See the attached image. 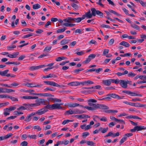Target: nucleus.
<instances>
[{"instance_id":"7c9ffc66","label":"nucleus","mask_w":146,"mask_h":146,"mask_svg":"<svg viewBox=\"0 0 146 146\" xmlns=\"http://www.w3.org/2000/svg\"><path fill=\"white\" fill-rule=\"evenodd\" d=\"M7 98L10 99L12 101H17L18 100L17 98L12 97L11 96L8 95Z\"/></svg>"},{"instance_id":"603ef678","label":"nucleus","mask_w":146,"mask_h":146,"mask_svg":"<svg viewBox=\"0 0 146 146\" xmlns=\"http://www.w3.org/2000/svg\"><path fill=\"white\" fill-rule=\"evenodd\" d=\"M85 108H86L89 110H95V109H94L93 107H89L88 106H85Z\"/></svg>"},{"instance_id":"e433bc0d","label":"nucleus","mask_w":146,"mask_h":146,"mask_svg":"<svg viewBox=\"0 0 146 146\" xmlns=\"http://www.w3.org/2000/svg\"><path fill=\"white\" fill-rule=\"evenodd\" d=\"M97 101L96 100L92 99H89L88 101V104L89 103H96L97 102Z\"/></svg>"},{"instance_id":"ea45409f","label":"nucleus","mask_w":146,"mask_h":146,"mask_svg":"<svg viewBox=\"0 0 146 146\" xmlns=\"http://www.w3.org/2000/svg\"><path fill=\"white\" fill-rule=\"evenodd\" d=\"M33 35V34L32 33H31L29 34L24 35V36L22 37V38H26L31 36H32Z\"/></svg>"},{"instance_id":"2eb2a0df","label":"nucleus","mask_w":146,"mask_h":146,"mask_svg":"<svg viewBox=\"0 0 146 146\" xmlns=\"http://www.w3.org/2000/svg\"><path fill=\"white\" fill-rule=\"evenodd\" d=\"M120 45L124 46L125 47H129L130 46L129 44L124 41H122L119 43Z\"/></svg>"},{"instance_id":"f257e3e1","label":"nucleus","mask_w":146,"mask_h":146,"mask_svg":"<svg viewBox=\"0 0 146 146\" xmlns=\"http://www.w3.org/2000/svg\"><path fill=\"white\" fill-rule=\"evenodd\" d=\"M91 10L92 12L93 16L95 17L96 15L101 18L104 17L103 13L100 11L96 10L95 8H91Z\"/></svg>"},{"instance_id":"0eeeda50","label":"nucleus","mask_w":146,"mask_h":146,"mask_svg":"<svg viewBox=\"0 0 146 146\" xmlns=\"http://www.w3.org/2000/svg\"><path fill=\"white\" fill-rule=\"evenodd\" d=\"M94 82L91 80H88L86 81L80 82V84L83 85H86L88 86L90 84H93Z\"/></svg>"},{"instance_id":"f03ea898","label":"nucleus","mask_w":146,"mask_h":146,"mask_svg":"<svg viewBox=\"0 0 146 146\" xmlns=\"http://www.w3.org/2000/svg\"><path fill=\"white\" fill-rule=\"evenodd\" d=\"M48 111V110H46L45 109L44 107L43 108L38 110L36 112H34V113H35V115L36 114H38V115H41L42 114L45 113Z\"/></svg>"},{"instance_id":"f3484780","label":"nucleus","mask_w":146,"mask_h":146,"mask_svg":"<svg viewBox=\"0 0 146 146\" xmlns=\"http://www.w3.org/2000/svg\"><path fill=\"white\" fill-rule=\"evenodd\" d=\"M16 109L15 107H10L9 108H6L4 109V110H5L7 112H9L12 111Z\"/></svg>"},{"instance_id":"f704fd0d","label":"nucleus","mask_w":146,"mask_h":146,"mask_svg":"<svg viewBox=\"0 0 146 146\" xmlns=\"http://www.w3.org/2000/svg\"><path fill=\"white\" fill-rule=\"evenodd\" d=\"M23 84L29 87H34V86H35V85H33V84L29 83H27L26 84Z\"/></svg>"},{"instance_id":"864d4df0","label":"nucleus","mask_w":146,"mask_h":146,"mask_svg":"<svg viewBox=\"0 0 146 146\" xmlns=\"http://www.w3.org/2000/svg\"><path fill=\"white\" fill-rule=\"evenodd\" d=\"M28 144V143L27 141H24L21 143L20 145L22 146H27Z\"/></svg>"},{"instance_id":"ddd939ff","label":"nucleus","mask_w":146,"mask_h":146,"mask_svg":"<svg viewBox=\"0 0 146 146\" xmlns=\"http://www.w3.org/2000/svg\"><path fill=\"white\" fill-rule=\"evenodd\" d=\"M22 98L25 99H36L38 98L36 97H33L29 96H25L22 97Z\"/></svg>"},{"instance_id":"3c124183","label":"nucleus","mask_w":146,"mask_h":146,"mask_svg":"<svg viewBox=\"0 0 146 146\" xmlns=\"http://www.w3.org/2000/svg\"><path fill=\"white\" fill-rule=\"evenodd\" d=\"M101 88V86L99 85L92 87V88L93 89H100Z\"/></svg>"},{"instance_id":"8fccbe9b","label":"nucleus","mask_w":146,"mask_h":146,"mask_svg":"<svg viewBox=\"0 0 146 146\" xmlns=\"http://www.w3.org/2000/svg\"><path fill=\"white\" fill-rule=\"evenodd\" d=\"M37 69H38L37 66H31L29 68V70H34Z\"/></svg>"},{"instance_id":"5fc2aeb1","label":"nucleus","mask_w":146,"mask_h":146,"mask_svg":"<svg viewBox=\"0 0 146 146\" xmlns=\"http://www.w3.org/2000/svg\"><path fill=\"white\" fill-rule=\"evenodd\" d=\"M91 60H90V59H89V58L88 57L86 58L85 61L83 62L82 63L85 64H86L88 63Z\"/></svg>"},{"instance_id":"e2e57ef3","label":"nucleus","mask_w":146,"mask_h":146,"mask_svg":"<svg viewBox=\"0 0 146 146\" xmlns=\"http://www.w3.org/2000/svg\"><path fill=\"white\" fill-rule=\"evenodd\" d=\"M109 52V50L107 49H104L103 52V55H106L108 54Z\"/></svg>"},{"instance_id":"7ed1b4c3","label":"nucleus","mask_w":146,"mask_h":146,"mask_svg":"<svg viewBox=\"0 0 146 146\" xmlns=\"http://www.w3.org/2000/svg\"><path fill=\"white\" fill-rule=\"evenodd\" d=\"M46 101L44 99L39 98L36 100V102L37 103L38 106H39L41 104L46 105L45 104Z\"/></svg>"},{"instance_id":"338daca9","label":"nucleus","mask_w":146,"mask_h":146,"mask_svg":"<svg viewBox=\"0 0 146 146\" xmlns=\"http://www.w3.org/2000/svg\"><path fill=\"white\" fill-rule=\"evenodd\" d=\"M87 144L88 145H92L94 144V143L93 142L90 141H87Z\"/></svg>"},{"instance_id":"5701e85b","label":"nucleus","mask_w":146,"mask_h":146,"mask_svg":"<svg viewBox=\"0 0 146 146\" xmlns=\"http://www.w3.org/2000/svg\"><path fill=\"white\" fill-rule=\"evenodd\" d=\"M49 99L52 101H54V102H60L61 101V100L56 98H50Z\"/></svg>"},{"instance_id":"79ce46f5","label":"nucleus","mask_w":146,"mask_h":146,"mask_svg":"<svg viewBox=\"0 0 146 146\" xmlns=\"http://www.w3.org/2000/svg\"><path fill=\"white\" fill-rule=\"evenodd\" d=\"M110 13H113V14H114L115 15H117V16H121V14H119L117 13L116 11H113V10H110Z\"/></svg>"},{"instance_id":"69168bd1","label":"nucleus","mask_w":146,"mask_h":146,"mask_svg":"<svg viewBox=\"0 0 146 146\" xmlns=\"http://www.w3.org/2000/svg\"><path fill=\"white\" fill-rule=\"evenodd\" d=\"M15 114L16 115H19L21 114H23V113L21 111H15L14 112Z\"/></svg>"},{"instance_id":"4c0bfd02","label":"nucleus","mask_w":146,"mask_h":146,"mask_svg":"<svg viewBox=\"0 0 146 146\" xmlns=\"http://www.w3.org/2000/svg\"><path fill=\"white\" fill-rule=\"evenodd\" d=\"M96 56V55L95 54H91L88 56V58L91 60L92 59L94 58Z\"/></svg>"},{"instance_id":"b1692460","label":"nucleus","mask_w":146,"mask_h":146,"mask_svg":"<svg viewBox=\"0 0 146 146\" xmlns=\"http://www.w3.org/2000/svg\"><path fill=\"white\" fill-rule=\"evenodd\" d=\"M124 103H125V104H126L127 105H129L131 106H135L136 107H138L137 106L135 105V104H137V103L129 102H124Z\"/></svg>"},{"instance_id":"1a4fd4ad","label":"nucleus","mask_w":146,"mask_h":146,"mask_svg":"<svg viewBox=\"0 0 146 146\" xmlns=\"http://www.w3.org/2000/svg\"><path fill=\"white\" fill-rule=\"evenodd\" d=\"M53 110L54 109H62V107L60 106L58 103H55L52 104Z\"/></svg>"},{"instance_id":"aec40b11","label":"nucleus","mask_w":146,"mask_h":146,"mask_svg":"<svg viewBox=\"0 0 146 146\" xmlns=\"http://www.w3.org/2000/svg\"><path fill=\"white\" fill-rule=\"evenodd\" d=\"M135 128H136L137 131L145 129V127L143 126H135Z\"/></svg>"},{"instance_id":"a211bd4d","label":"nucleus","mask_w":146,"mask_h":146,"mask_svg":"<svg viewBox=\"0 0 146 146\" xmlns=\"http://www.w3.org/2000/svg\"><path fill=\"white\" fill-rule=\"evenodd\" d=\"M86 17H88L89 19H90L93 16L92 12L91 14L90 13V11L89 10L88 12H87L85 14Z\"/></svg>"},{"instance_id":"6e6552de","label":"nucleus","mask_w":146,"mask_h":146,"mask_svg":"<svg viewBox=\"0 0 146 146\" xmlns=\"http://www.w3.org/2000/svg\"><path fill=\"white\" fill-rule=\"evenodd\" d=\"M35 114L34 112H32L29 114L28 116L26 117L25 121L27 122H29L31 119V117L35 115Z\"/></svg>"},{"instance_id":"9d476101","label":"nucleus","mask_w":146,"mask_h":146,"mask_svg":"<svg viewBox=\"0 0 146 146\" xmlns=\"http://www.w3.org/2000/svg\"><path fill=\"white\" fill-rule=\"evenodd\" d=\"M19 52H16L14 53L13 54H9L7 55V56L9 57L14 58H15L19 54Z\"/></svg>"},{"instance_id":"c756f323","label":"nucleus","mask_w":146,"mask_h":146,"mask_svg":"<svg viewBox=\"0 0 146 146\" xmlns=\"http://www.w3.org/2000/svg\"><path fill=\"white\" fill-rule=\"evenodd\" d=\"M69 41V40L64 39L62 40L60 42V44L62 45L66 44Z\"/></svg>"},{"instance_id":"393cba45","label":"nucleus","mask_w":146,"mask_h":146,"mask_svg":"<svg viewBox=\"0 0 146 146\" xmlns=\"http://www.w3.org/2000/svg\"><path fill=\"white\" fill-rule=\"evenodd\" d=\"M71 5L72 7L74 9V10L76 11L78 10L79 8L78 6L76 4L74 3H72L71 4Z\"/></svg>"},{"instance_id":"4be33fe9","label":"nucleus","mask_w":146,"mask_h":146,"mask_svg":"<svg viewBox=\"0 0 146 146\" xmlns=\"http://www.w3.org/2000/svg\"><path fill=\"white\" fill-rule=\"evenodd\" d=\"M44 107L45 109L46 110H47V109H48L50 110H53V107L52 106V104L50 105L48 104L46 106H44Z\"/></svg>"},{"instance_id":"20e7f679","label":"nucleus","mask_w":146,"mask_h":146,"mask_svg":"<svg viewBox=\"0 0 146 146\" xmlns=\"http://www.w3.org/2000/svg\"><path fill=\"white\" fill-rule=\"evenodd\" d=\"M44 82L47 84L48 85H50L56 87H60V86L58 84L52 81H44Z\"/></svg>"},{"instance_id":"a19ab883","label":"nucleus","mask_w":146,"mask_h":146,"mask_svg":"<svg viewBox=\"0 0 146 146\" xmlns=\"http://www.w3.org/2000/svg\"><path fill=\"white\" fill-rule=\"evenodd\" d=\"M36 135H29L28 136V137L30 139H36Z\"/></svg>"},{"instance_id":"f8f14e48","label":"nucleus","mask_w":146,"mask_h":146,"mask_svg":"<svg viewBox=\"0 0 146 146\" xmlns=\"http://www.w3.org/2000/svg\"><path fill=\"white\" fill-rule=\"evenodd\" d=\"M102 83L106 86H109L111 84L110 79L103 80L102 81Z\"/></svg>"},{"instance_id":"bb28decb","label":"nucleus","mask_w":146,"mask_h":146,"mask_svg":"<svg viewBox=\"0 0 146 146\" xmlns=\"http://www.w3.org/2000/svg\"><path fill=\"white\" fill-rule=\"evenodd\" d=\"M40 5L38 4H35L33 5V9H37L40 7Z\"/></svg>"},{"instance_id":"58836bf2","label":"nucleus","mask_w":146,"mask_h":146,"mask_svg":"<svg viewBox=\"0 0 146 146\" xmlns=\"http://www.w3.org/2000/svg\"><path fill=\"white\" fill-rule=\"evenodd\" d=\"M84 69L83 68H80L75 69L74 70V73L77 74H78L79 72L83 70Z\"/></svg>"},{"instance_id":"052dcab7","label":"nucleus","mask_w":146,"mask_h":146,"mask_svg":"<svg viewBox=\"0 0 146 146\" xmlns=\"http://www.w3.org/2000/svg\"><path fill=\"white\" fill-rule=\"evenodd\" d=\"M82 29H76L75 31V32L76 33H78L79 34H81L82 33Z\"/></svg>"},{"instance_id":"dca6fc26","label":"nucleus","mask_w":146,"mask_h":146,"mask_svg":"<svg viewBox=\"0 0 146 146\" xmlns=\"http://www.w3.org/2000/svg\"><path fill=\"white\" fill-rule=\"evenodd\" d=\"M109 108L107 106L102 104H99V109L104 110L108 109Z\"/></svg>"},{"instance_id":"473e14b6","label":"nucleus","mask_w":146,"mask_h":146,"mask_svg":"<svg viewBox=\"0 0 146 146\" xmlns=\"http://www.w3.org/2000/svg\"><path fill=\"white\" fill-rule=\"evenodd\" d=\"M16 46L15 45H12L10 46H8L7 47V49L9 50H12L14 48L16 47Z\"/></svg>"},{"instance_id":"37998d69","label":"nucleus","mask_w":146,"mask_h":146,"mask_svg":"<svg viewBox=\"0 0 146 146\" xmlns=\"http://www.w3.org/2000/svg\"><path fill=\"white\" fill-rule=\"evenodd\" d=\"M105 112L107 113H110L111 112L114 113L115 112L117 113V111L115 110H109L106 111Z\"/></svg>"},{"instance_id":"a878e982","label":"nucleus","mask_w":146,"mask_h":146,"mask_svg":"<svg viewBox=\"0 0 146 146\" xmlns=\"http://www.w3.org/2000/svg\"><path fill=\"white\" fill-rule=\"evenodd\" d=\"M66 28L65 27L61 28L58 29L56 31L57 33H61L64 32L66 30Z\"/></svg>"},{"instance_id":"09e8293b","label":"nucleus","mask_w":146,"mask_h":146,"mask_svg":"<svg viewBox=\"0 0 146 146\" xmlns=\"http://www.w3.org/2000/svg\"><path fill=\"white\" fill-rule=\"evenodd\" d=\"M23 105L25 106V108L26 110H29L30 109V106L29 105V104H24Z\"/></svg>"},{"instance_id":"72a5a7b5","label":"nucleus","mask_w":146,"mask_h":146,"mask_svg":"<svg viewBox=\"0 0 146 146\" xmlns=\"http://www.w3.org/2000/svg\"><path fill=\"white\" fill-rule=\"evenodd\" d=\"M131 26L132 28L137 30H138L139 29V27L135 24H131Z\"/></svg>"},{"instance_id":"a18cd8bd","label":"nucleus","mask_w":146,"mask_h":146,"mask_svg":"<svg viewBox=\"0 0 146 146\" xmlns=\"http://www.w3.org/2000/svg\"><path fill=\"white\" fill-rule=\"evenodd\" d=\"M111 99V98H110V97L109 96L107 97H106L103 98L102 99H101L100 100L108 101H109V100H110Z\"/></svg>"},{"instance_id":"0e129e2a","label":"nucleus","mask_w":146,"mask_h":146,"mask_svg":"<svg viewBox=\"0 0 146 146\" xmlns=\"http://www.w3.org/2000/svg\"><path fill=\"white\" fill-rule=\"evenodd\" d=\"M25 109L26 108H25V106H21L17 108V110L18 111H19L21 110H26Z\"/></svg>"},{"instance_id":"412c9836","label":"nucleus","mask_w":146,"mask_h":146,"mask_svg":"<svg viewBox=\"0 0 146 146\" xmlns=\"http://www.w3.org/2000/svg\"><path fill=\"white\" fill-rule=\"evenodd\" d=\"M9 71V70L8 69L5 70L3 72L0 71V75L2 76H6Z\"/></svg>"},{"instance_id":"4d7b16f0","label":"nucleus","mask_w":146,"mask_h":146,"mask_svg":"<svg viewBox=\"0 0 146 146\" xmlns=\"http://www.w3.org/2000/svg\"><path fill=\"white\" fill-rule=\"evenodd\" d=\"M52 48L51 46H47L44 49V51H50Z\"/></svg>"},{"instance_id":"cd10ccee","label":"nucleus","mask_w":146,"mask_h":146,"mask_svg":"<svg viewBox=\"0 0 146 146\" xmlns=\"http://www.w3.org/2000/svg\"><path fill=\"white\" fill-rule=\"evenodd\" d=\"M111 81V83H114L116 84H117L119 83V80L118 79H110Z\"/></svg>"},{"instance_id":"bf43d9fd","label":"nucleus","mask_w":146,"mask_h":146,"mask_svg":"<svg viewBox=\"0 0 146 146\" xmlns=\"http://www.w3.org/2000/svg\"><path fill=\"white\" fill-rule=\"evenodd\" d=\"M13 135L12 133H10L9 134H7L4 136L5 139L11 137Z\"/></svg>"},{"instance_id":"c85d7f7f","label":"nucleus","mask_w":146,"mask_h":146,"mask_svg":"<svg viewBox=\"0 0 146 146\" xmlns=\"http://www.w3.org/2000/svg\"><path fill=\"white\" fill-rule=\"evenodd\" d=\"M55 75L53 74H50L49 75L47 76H43L42 77L44 78H49L51 77H55Z\"/></svg>"},{"instance_id":"39448f33","label":"nucleus","mask_w":146,"mask_h":146,"mask_svg":"<svg viewBox=\"0 0 146 146\" xmlns=\"http://www.w3.org/2000/svg\"><path fill=\"white\" fill-rule=\"evenodd\" d=\"M119 83L120 86L124 88H127V85L126 81L123 80H119Z\"/></svg>"},{"instance_id":"774afa93","label":"nucleus","mask_w":146,"mask_h":146,"mask_svg":"<svg viewBox=\"0 0 146 146\" xmlns=\"http://www.w3.org/2000/svg\"><path fill=\"white\" fill-rule=\"evenodd\" d=\"M63 144V141H58L57 143L54 145V146H58L59 145H62Z\"/></svg>"},{"instance_id":"6e6d98bb","label":"nucleus","mask_w":146,"mask_h":146,"mask_svg":"<svg viewBox=\"0 0 146 146\" xmlns=\"http://www.w3.org/2000/svg\"><path fill=\"white\" fill-rule=\"evenodd\" d=\"M90 133L88 132H86L83 133H82V136L84 137H86L87 136L89 135Z\"/></svg>"},{"instance_id":"c03bdc74","label":"nucleus","mask_w":146,"mask_h":146,"mask_svg":"<svg viewBox=\"0 0 146 146\" xmlns=\"http://www.w3.org/2000/svg\"><path fill=\"white\" fill-rule=\"evenodd\" d=\"M113 133L111 131L109 132L104 137H108L111 136L113 137Z\"/></svg>"},{"instance_id":"9b49d317","label":"nucleus","mask_w":146,"mask_h":146,"mask_svg":"<svg viewBox=\"0 0 146 146\" xmlns=\"http://www.w3.org/2000/svg\"><path fill=\"white\" fill-rule=\"evenodd\" d=\"M78 105V104L76 103H70L68 104V108H75L76 107H77Z\"/></svg>"},{"instance_id":"49530a36","label":"nucleus","mask_w":146,"mask_h":146,"mask_svg":"<svg viewBox=\"0 0 146 146\" xmlns=\"http://www.w3.org/2000/svg\"><path fill=\"white\" fill-rule=\"evenodd\" d=\"M22 31H30L31 32H33L34 31V30H32L31 29L26 28L24 29H23L22 30Z\"/></svg>"},{"instance_id":"13d9d810","label":"nucleus","mask_w":146,"mask_h":146,"mask_svg":"<svg viewBox=\"0 0 146 146\" xmlns=\"http://www.w3.org/2000/svg\"><path fill=\"white\" fill-rule=\"evenodd\" d=\"M101 27L103 28H111L110 26L106 25L103 24L101 25Z\"/></svg>"},{"instance_id":"c9c22d12","label":"nucleus","mask_w":146,"mask_h":146,"mask_svg":"<svg viewBox=\"0 0 146 146\" xmlns=\"http://www.w3.org/2000/svg\"><path fill=\"white\" fill-rule=\"evenodd\" d=\"M73 121V120H72L67 119L64 120L62 122V124L64 125L66 123H68L69 122H72Z\"/></svg>"},{"instance_id":"2f4dec72","label":"nucleus","mask_w":146,"mask_h":146,"mask_svg":"<svg viewBox=\"0 0 146 146\" xmlns=\"http://www.w3.org/2000/svg\"><path fill=\"white\" fill-rule=\"evenodd\" d=\"M65 115H68L73 114V110H69L66 111L64 113Z\"/></svg>"},{"instance_id":"6ab92c4d","label":"nucleus","mask_w":146,"mask_h":146,"mask_svg":"<svg viewBox=\"0 0 146 146\" xmlns=\"http://www.w3.org/2000/svg\"><path fill=\"white\" fill-rule=\"evenodd\" d=\"M72 86H78L80 84V82H70L68 84Z\"/></svg>"},{"instance_id":"680f3d73","label":"nucleus","mask_w":146,"mask_h":146,"mask_svg":"<svg viewBox=\"0 0 146 146\" xmlns=\"http://www.w3.org/2000/svg\"><path fill=\"white\" fill-rule=\"evenodd\" d=\"M34 129H37L38 131H40L41 130V128L38 125L35 126L33 127Z\"/></svg>"},{"instance_id":"423d86ee","label":"nucleus","mask_w":146,"mask_h":146,"mask_svg":"<svg viewBox=\"0 0 146 146\" xmlns=\"http://www.w3.org/2000/svg\"><path fill=\"white\" fill-rule=\"evenodd\" d=\"M107 96H110V97L113 98H117L118 99H123V96L121 97H120L118 95L116 94H107Z\"/></svg>"},{"instance_id":"de8ad7c7","label":"nucleus","mask_w":146,"mask_h":146,"mask_svg":"<svg viewBox=\"0 0 146 146\" xmlns=\"http://www.w3.org/2000/svg\"><path fill=\"white\" fill-rule=\"evenodd\" d=\"M5 90H6V91L5 92H6V93H9L11 92H15V90L10 89L6 88Z\"/></svg>"},{"instance_id":"4468645a","label":"nucleus","mask_w":146,"mask_h":146,"mask_svg":"<svg viewBox=\"0 0 146 146\" xmlns=\"http://www.w3.org/2000/svg\"><path fill=\"white\" fill-rule=\"evenodd\" d=\"M90 106H93V108L95 109V110L99 109V104H96L93 103L88 104Z\"/></svg>"}]
</instances>
